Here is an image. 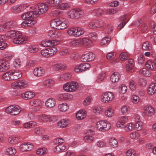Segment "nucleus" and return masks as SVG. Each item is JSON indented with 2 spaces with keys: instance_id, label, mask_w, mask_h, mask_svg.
Listing matches in <instances>:
<instances>
[{
  "instance_id": "1",
  "label": "nucleus",
  "mask_w": 156,
  "mask_h": 156,
  "mask_svg": "<svg viewBox=\"0 0 156 156\" xmlns=\"http://www.w3.org/2000/svg\"><path fill=\"white\" fill-rule=\"evenodd\" d=\"M50 26L53 28L63 30L69 26L67 20L64 18L55 19L51 21Z\"/></svg>"
},
{
  "instance_id": "2",
  "label": "nucleus",
  "mask_w": 156,
  "mask_h": 156,
  "mask_svg": "<svg viewBox=\"0 0 156 156\" xmlns=\"http://www.w3.org/2000/svg\"><path fill=\"white\" fill-rule=\"evenodd\" d=\"M83 10L80 8L72 9L67 12V17L72 19H77L83 17L84 15Z\"/></svg>"
},
{
  "instance_id": "3",
  "label": "nucleus",
  "mask_w": 156,
  "mask_h": 156,
  "mask_svg": "<svg viewBox=\"0 0 156 156\" xmlns=\"http://www.w3.org/2000/svg\"><path fill=\"white\" fill-rule=\"evenodd\" d=\"M15 35L13 38V41L15 44H24L28 40V37L23 35L22 33L19 31L15 30Z\"/></svg>"
},
{
  "instance_id": "4",
  "label": "nucleus",
  "mask_w": 156,
  "mask_h": 156,
  "mask_svg": "<svg viewBox=\"0 0 156 156\" xmlns=\"http://www.w3.org/2000/svg\"><path fill=\"white\" fill-rule=\"evenodd\" d=\"M84 32V29L80 27H72L69 28L67 30V33L69 36L76 37H80Z\"/></svg>"
},
{
  "instance_id": "5",
  "label": "nucleus",
  "mask_w": 156,
  "mask_h": 156,
  "mask_svg": "<svg viewBox=\"0 0 156 156\" xmlns=\"http://www.w3.org/2000/svg\"><path fill=\"white\" fill-rule=\"evenodd\" d=\"M30 8H33L35 13L37 15V17L40 14H43L47 11L48 9L47 4L44 3H39L30 7Z\"/></svg>"
},
{
  "instance_id": "6",
  "label": "nucleus",
  "mask_w": 156,
  "mask_h": 156,
  "mask_svg": "<svg viewBox=\"0 0 156 156\" xmlns=\"http://www.w3.org/2000/svg\"><path fill=\"white\" fill-rule=\"evenodd\" d=\"M63 88V90L66 92H73L75 91L78 88V83L75 81L68 82L64 84Z\"/></svg>"
},
{
  "instance_id": "7",
  "label": "nucleus",
  "mask_w": 156,
  "mask_h": 156,
  "mask_svg": "<svg viewBox=\"0 0 156 156\" xmlns=\"http://www.w3.org/2000/svg\"><path fill=\"white\" fill-rule=\"evenodd\" d=\"M95 126L98 130L104 132L108 130L111 128V125L107 121L102 120L97 122Z\"/></svg>"
},
{
  "instance_id": "8",
  "label": "nucleus",
  "mask_w": 156,
  "mask_h": 156,
  "mask_svg": "<svg viewBox=\"0 0 156 156\" xmlns=\"http://www.w3.org/2000/svg\"><path fill=\"white\" fill-rule=\"evenodd\" d=\"M20 107L17 105H11L5 109V112L11 115H16L21 111Z\"/></svg>"
},
{
  "instance_id": "9",
  "label": "nucleus",
  "mask_w": 156,
  "mask_h": 156,
  "mask_svg": "<svg viewBox=\"0 0 156 156\" xmlns=\"http://www.w3.org/2000/svg\"><path fill=\"white\" fill-rule=\"evenodd\" d=\"M27 4H21L15 5L11 7V11L14 12L18 13L23 11L28 7Z\"/></svg>"
},
{
  "instance_id": "10",
  "label": "nucleus",
  "mask_w": 156,
  "mask_h": 156,
  "mask_svg": "<svg viewBox=\"0 0 156 156\" xmlns=\"http://www.w3.org/2000/svg\"><path fill=\"white\" fill-rule=\"evenodd\" d=\"M114 98V94L111 92H105L102 98V102L108 103L112 101Z\"/></svg>"
},
{
  "instance_id": "11",
  "label": "nucleus",
  "mask_w": 156,
  "mask_h": 156,
  "mask_svg": "<svg viewBox=\"0 0 156 156\" xmlns=\"http://www.w3.org/2000/svg\"><path fill=\"white\" fill-rule=\"evenodd\" d=\"M37 17V15L33 9V11L28 12L23 14L21 16V18L23 20H27L31 18H35Z\"/></svg>"
},
{
  "instance_id": "12",
  "label": "nucleus",
  "mask_w": 156,
  "mask_h": 156,
  "mask_svg": "<svg viewBox=\"0 0 156 156\" xmlns=\"http://www.w3.org/2000/svg\"><path fill=\"white\" fill-rule=\"evenodd\" d=\"M59 43V41L57 39L50 40H43L41 43V45L43 47H47L51 45H57Z\"/></svg>"
},
{
  "instance_id": "13",
  "label": "nucleus",
  "mask_w": 156,
  "mask_h": 156,
  "mask_svg": "<svg viewBox=\"0 0 156 156\" xmlns=\"http://www.w3.org/2000/svg\"><path fill=\"white\" fill-rule=\"evenodd\" d=\"M27 86V83L25 80H23L15 81L11 84L12 87L14 89L18 88L22 89L26 87Z\"/></svg>"
},
{
  "instance_id": "14",
  "label": "nucleus",
  "mask_w": 156,
  "mask_h": 156,
  "mask_svg": "<svg viewBox=\"0 0 156 156\" xmlns=\"http://www.w3.org/2000/svg\"><path fill=\"white\" fill-rule=\"evenodd\" d=\"M95 58L94 54L92 52H89L82 55L81 58V60L83 62L91 61Z\"/></svg>"
},
{
  "instance_id": "15",
  "label": "nucleus",
  "mask_w": 156,
  "mask_h": 156,
  "mask_svg": "<svg viewBox=\"0 0 156 156\" xmlns=\"http://www.w3.org/2000/svg\"><path fill=\"white\" fill-rule=\"evenodd\" d=\"M33 147V145L30 142L25 143L20 146V150L23 151H30Z\"/></svg>"
},
{
  "instance_id": "16",
  "label": "nucleus",
  "mask_w": 156,
  "mask_h": 156,
  "mask_svg": "<svg viewBox=\"0 0 156 156\" xmlns=\"http://www.w3.org/2000/svg\"><path fill=\"white\" fill-rule=\"evenodd\" d=\"M68 149L67 145L64 143L57 145L54 149L55 153H60L65 151Z\"/></svg>"
},
{
  "instance_id": "17",
  "label": "nucleus",
  "mask_w": 156,
  "mask_h": 156,
  "mask_svg": "<svg viewBox=\"0 0 156 156\" xmlns=\"http://www.w3.org/2000/svg\"><path fill=\"white\" fill-rule=\"evenodd\" d=\"M72 75L70 73L66 72L60 74L58 77L59 81H64L65 80H69L70 79Z\"/></svg>"
},
{
  "instance_id": "18",
  "label": "nucleus",
  "mask_w": 156,
  "mask_h": 156,
  "mask_svg": "<svg viewBox=\"0 0 156 156\" xmlns=\"http://www.w3.org/2000/svg\"><path fill=\"white\" fill-rule=\"evenodd\" d=\"M8 140L10 144L14 145L19 143L20 141V139L19 136L12 135L9 137Z\"/></svg>"
},
{
  "instance_id": "19",
  "label": "nucleus",
  "mask_w": 156,
  "mask_h": 156,
  "mask_svg": "<svg viewBox=\"0 0 156 156\" xmlns=\"http://www.w3.org/2000/svg\"><path fill=\"white\" fill-rule=\"evenodd\" d=\"M69 124V121L67 119H62L58 122L57 126L59 128H65L67 127Z\"/></svg>"
},
{
  "instance_id": "20",
  "label": "nucleus",
  "mask_w": 156,
  "mask_h": 156,
  "mask_svg": "<svg viewBox=\"0 0 156 156\" xmlns=\"http://www.w3.org/2000/svg\"><path fill=\"white\" fill-rule=\"evenodd\" d=\"M80 45L84 47L90 46L92 44V42L89 38L84 37L80 38Z\"/></svg>"
},
{
  "instance_id": "21",
  "label": "nucleus",
  "mask_w": 156,
  "mask_h": 156,
  "mask_svg": "<svg viewBox=\"0 0 156 156\" xmlns=\"http://www.w3.org/2000/svg\"><path fill=\"white\" fill-rule=\"evenodd\" d=\"M9 66L5 61L0 60V72H4L8 70Z\"/></svg>"
},
{
  "instance_id": "22",
  "label": "nucleus",
  "mask_w": 156,
  "mask_h": 156,
  "mask_svg": "<svg viewBox=\"0 0 156 156\" xmlns=\"http://www.w3.org/2000/svg\"><path fill=\"white\" fill-rule=\"evenodd\" d=\"M33 73L34 76L40 77L44 75V70L41 67H36L34 69Z\"/></svg>"
},
{
  "instance_id": "23",
  "label": "nucleus",
  "mask_w": 156,
  "mask_h": 156,
  "mask_svg": "<svg viewBox=\"0 0 156 156\" xmlns=\"http://www.w3.org/2000/svg\"><path fill=\"white\" fill-rule=\"evenodd\" d=\"M87 115L86 112L84 110H80L76 113V117L78 120H82L85 118Z\"/></svg>"
},
{
  "instance_id": "24",
  "label": "nucleus",
  "mask_w": 156,
  "mask_h": 156,
  "mask_svg": "<svg viewBox=\"0 0 156 156\" xmlns=\"http://www.w3.org/2000/svg\"><path fill=\"white\" fill-rule=\"evenodd\" d=\"M11 73L13 80H16L20 78L22 76V73L19 69H16L14 72H11Z\"/></svg>"
},
{
  "instance_id": "25",
  "label": "nucleus",
  "mask_w": 156,
  "mask_h": 156,
  "mask_svg": "<svg viewBox=\"0 0 156 156\" xmlns=\"http://www.w3.org/2000/svg\"><path fill=\"white\" fill-rule=\"evenodd\" d=\"M35 96L34 93L31 91H27L22 95V97L23 99L27 100L33 98Z\"/></svg>"
},
{
  "instance_id": "26",
  "label": "nucleus",
  "mask_w": 156,
  "mask_h": 156,
  "mask_svg": "<svg viewBox=\"0 0 156 156\" xmlns=\"http://www.w3.org/2000/svg\"><path fill=\"white\" fill-rule=\"evenodd\" d=\"M61 34V33L58 31L50 30L48 33V36L51 38H58Z\"/></svg>"
},
{
  "instance_id": "27",
  "label": "nucleus",
  "mask_w": 156,
  "mask_h": 156,
  "mask_svg": "<svg viewBox=\"0 0 156 156\" xmlns=\"http://www.w3.org/2000/svg\"><path fill=\"white\" fill-rule=\"evenodd\" d=\"M56 104L55 100L53 98H49L45 102L46 107L48 108H50L54 107Z\"/></svg>"
},
{
  "instance_id": "28",
  "label": "nucleus",
  "mask_w": 156,
  "mask_h": 156,
  "mask_svg": "<svg viewBox=\"0 0 156 156\" xmlns=\"http://www.w3.org/2000/svg\"><path fill=\"white\" fill-rule=\"evenodd\" d=\"M28 52L31 53H34L37 52L39 47L37 45H32L28 46L27 49Z\"/></svg>"
},
{
  "instance_id": "29",
  "label": "nucleus",
  "mask_w": 156,
  "mask_h": 156,
  "mask_svg": "<svg viewBox=\"0 0 156 156\" xmlns=\"http://www.w3.org/2000/svg\"><path fill=\"white\" fill-rule=\"evenodd\" d=\"M145 112L149 116H151L153 115L154 113V108L152 107L146 106L144 108Z\"/></svg>"
},
{
  "instance_id": "30",
  "label": "nucleus",
  "mask_w": 156,
  "mask_h": 156,
  "mask_svg": "<svg viewBox=\"0 0 156 156\" xmlns=\"http://www.w3.org/2000/svg\"><path fill=\"white\" fill-rule=\"evenodd\" d=\"M52 68L55 70H64L66 68V66L65 64L59 63L54 65Z\"/></svg>"
},
{
  "instance_id": "31",
  "label": "nucleus",
  "mask_w": 156,
  "mask_h": 156,
  "mask_svg": "<svg viewBox=\"0 0 156 156\" xmlns=\"http://www.w3.org/2000/svg\"><path fill=\"white\" fill-rule=\"evenodd\" d=\"M120 77V73L118 72H115L111 76V80L113 82H117L119 80Z\"/></svg>"
},
{
  "instance_id": "32",
  "label": "nucleus",
  "mask_w": 156,
  "mask_h": 156,
  "mask_svg": "<svg viewBox=\"0 0 156 156\" xmlns=\"http://www.w3.org/2000/svg\"><path fill=\"white\" fill-rule=\"evenodd\" d=\"M5 24L7 30L10 29L14 28L17 27L16 23L13 21L7 22L5 23Z\"/></svg>"
},
{
  "instance_id": "33",
  "label": "nucleus",
  "mask_w": 156,
  "mask_h": 156,
  "mask_svg": "<svg viewBox=\"0 0 156 156\" xmlns=\"http://www.w3.org/2000/svg\"><path fill=\"white\" fill-rule=\"evenodd\" d=\"M69 107L66 103L58 104V109L60 112H64L66 111L68 109Z\"/></svg>"
},
{
  "instance_id": "34",
  "label": "nucleus",
  "mask_w": 156,
  "mask_h": 156,
  "mask_svg": "<svg viewBox=\"0 0 156 156\" xmlns=\"http://www.w3.org/2000/svg\"><path fill=\"white\" fill-rule=\"evenodd\" d=\"M93 113L96 115H99L103 112V108L99 105L94 106L92 110Z\"/></svg>"
},
{
  "instance_id": "35",
  "label": "nucleus",
  "mask_w": 156,
  "mask_h": 156,
  "mask_svg": "<svg viewBox=\"0 0 156 156\" xmlns=\"http://www.w3.org/2000/svg\"><path fill=\"white\" fill-rule=\"evenodd\" d=\"M156 91V84L152 83L150 85L147 90V93L149 95H152Z\"/></svg>"
},
{
  "instance_id": "36",
  "label": "nucleus",
  "mask_w": 156,
  "mask_h": 156,
  "mask_svg": "<svg viewBox=\"0 0 156 156\" xmlns=\"http://www.w3.org/2000/svg\"><path fill=\"white\" fill-rule=\"evenodd\" d=\"M39 119L43 122H48L50 119V115L46 114H42L38 115Z\"/></svg>"
},
{
  "instance_id": "37",
  "label": "nucleus",
  "mask_w": 156,
  "mask_h": 156,
  "mask_svg": "<svg viewBox=\"0 0 156 156\" xmlns=\"http://www.w3.org/2000/svg\"><path fill=\"white\" fill-rule=\"evenodd\" d=\"M136 118L138 120H136V122L134 125V129H136L137 130H140L142 128L143 123L142 122L139 121V117L138 115H136Z\"/></svg>"
},
{
  "instance_id": "38",
  "label": "nucleus",
  "mask_w": 156,
  "mask_h": 156,
  "mask_svg": "<svg viewBox=\"0 0 156 156\" xmlns=\"http://www.w3.org/2000/svg\"><path fill=\"white\" fill-rule=\"evenodd\" d=\"M62 0H46V2L51 6H56L61 3Z\"/></svg>"
},
{
  "instance_id": "39",
  "label": "nucleus",
  "mask_w": 156,
  "mask_h": 156,
  "mask_svg": "<svg viewBox=\"0 0 156 156\" xmlns=\"http://www.w3.org/2000/svg\"><path fill=\"white\" fill-rule=\"evenodd\" d=\"M142 49L146 51H150L152 50L151 45L150 44L148 41H146L142 45Z\"/></svg>"
},
{
  "instance_id": "40",
  "label": "nucleus",
  "mask_w": 156,
  "mask_h": 156,
  "mask_svg": "<svg viewBox=\"0 0 156 156\" xmlns=\"http://www.w3.org/2000/svg\"><path fill=\"white\" fill-rule=\"evenodd\" d=\"M105 114L107 117H112L114 115V110L111 107L108 108L105 112Z\"/></svg>"
},
{
  "instance_id": "41",
  "label": "nucleus",
  "mask_w": 156,
  "mask_h": 156,
  "mask_svg": "<svg viewBox=\"0 0 156 156\" xmlns=\"http://www.w3.org/2000/svg\"><path fill=\"white\" fill-rule=\"evenodd\" d=\"M128 62V63L126 64V67L127 71L129 72L130 70L133 69L134 65V62L133 59H129Z\"/></svg>"
},
{
  "instance_id": "42",
  "label": "nucleus",
  "mask_w": 156,
  "mask_h": 156,
  "mask_svg": "<svg viewBox=\"0 0 156 156\" xmlns=\"http://www.w3.org/2000/svg\"><path fill=\"white\" fill-rule=\"evenodd\" d=\"M55 83L54 80L52 79H48L45 80L43 83L44 85L47 87H50L52 86Z\"/></svg>"
},
{
  "instance_id": "43",
  "label": "nucleus",
  "mask_w": 156,
  "mask_h": 156,
  "mask_svg": "<svg viewBox=\"0 0 156 156\" xmlns=\"http://www.w3.org/2000/svg\"><path fill=\"white\" fill-rule=\"evenodd\" d=\"M42 104L41 101L38 99L34 100L30 102V105L33 106H41Z\"/></svg>"
},
{
  "instance_id": "44",
  "label": "nucleus",
  "mask_w": 156,
  "mask_h": 156,
  "mask_svg": "<svg viewBox=\"0 0 156 156\" xmlns=\"http://www.w3.org/2000/svg\"><path fill=\"white\" fill-rule=\"evenodd\" d=\"M49 56H51L55 54L57 51V48L55 47H50L47 48Z\"/></svg>"
},
{
  "instance_id": "45",
  "label": "nucleus",
  "mask_w": 156,
  "mask_h": 156,
  "mask_svg": "<svg viewBox=\"0 0 156 156\" xmlns=\"http://www.w3.org/2000/svg\"><path fill=\"white\" fill-rule=\"evenodd\" d=\"M109 143L110 146L113 148L117 147L118 146V142L116 139L114 138L110 139Z\"/></svg>"
},
{
  "instance_id": "46",
  "label": "nucleus",
  "mask_w": 156,
  "mask_h": 156,
  "mask_svg": "<svg viewBox=\"0 0 156 156\" xmlns=\"http://www.w3.org/2000/svg\"><path fill=\"white\" fill-rule=\"evenodd\" d=\"M12 76L11 72H7L4 74L2 76V78L5 81L12 80Z\"/></svg>"
},
{
  "instance_id": "47",
  "label": "nucleus",
  "mask_w": 156,
  "mask_h": 156,
  "mask_svg": "<svg viewBox=\"0 0 156 156\" xmlns=\"http://www.w3.org/2000/svg\"><path fill=\"white\" fill-rule=\"evenodd\" d=\"M140 73L141 74L146 76H149L151 75V73L150 71L147 70L145 68H143L140 70Z\"/></svg>"
},
{
  "instance_id": "48",
  "label": "nucleus",
  "mask_w": 156,
  "mask_h": 156,
  "mask_svg": "<svg viewBox=\"0 0 156 156\" xmlns=\"http://www.w3.org/2000/svg\"><path fill=\"white\" fill-rule=\"evenodd\" d=\"M35 124L36 123L35 122L31 121L24 124L23 126L25 128H32L35 126Z\"/></svg>"
},
{
  "instance_id": "49",
  "label": "nucleus",
  "mask_w": 156,
  "mask_h": 156,
  "mask_svg": "<svg viewBox=\"0 0 156 156\" xmlns=\"http://www.w3.org/2000/svg\"><path fill=\"white\" fill-rule=\"evenodd\" d=\"M47 151V150L45 148H40L37 149L36 154L40 155H44Z\"/></svg>"
},
{
  "instance_id": "50",
  "label": "nucleus",
  "mask_w": 156,
  "mask_h": 156,
  "mask_svg": "<svg viewBox=\"0 0 156 156\" xmlns=\"http://www.w3.org/2000/svg\"><path fill=\"white\" fill-rule=\"evenodd\" d=\"M124 128L126 131H131L134 129V125L132 123H129L125 126Z\"/></svg>"
},
{
  "instance_id": "51",
  "label": "nucleus",
  "mask_w": 156,
  "mask_h": 156,
  "mask_svg": "<svg viewBox=\"0 0 156 156\" xmlns=\"http://www.w3.org/2000/svg\"><path fill=\"white\" fill-rule=\"evenodd\" d=\"M83 140L88 143H91L94 140V137L89 135H87L83 137Z\"/></svg>"
},
{
  "instance_id": "52",
  "label": "nucleus",
  "mask_w": 156,
  "mask_h": 156,
  "mask_svg": "<svg viewBox=\"0 0 156 156\" xmlns=\"http://www.w3.org/2000/svg\"><path fill=\"white\" fill-rule=\"evenodd\" d=\"M70 44L73 47H76L80 45V39L73 40L70 42Z\"/></svg>"
},
{
  "instance_id": "53",
  "label": "nucleus",
  "mask_w": 156,
  "mask_h": 156,
  "mask_svg": "<svg viewBox=\"0 0 156 156\" xmlns=\"http://www.w3.org/2000/svg\"><path fill=\"white\" fill-rule=\"evenodd\" d=\"M15 30H11L8 31L5 34L6 37L9 39H13L14 38Z\"/></svg>"
},
{
  "instance_id": "54",
  "label": "nucleus",
  "mask_w": 156,
  "mask_h": 156,
  "mask_svg": "<svg viewBox=\"0 0 156 156\" xmlns=\"http://www.w3.org/2000/svg\"><path fill=\"white\" fill-rule=\"evenodd\" d=\"M16 150L15 148L9 147L7 149L6 154L9 155L14 154L16 153Z\"/></svg>"
},
{
  "instance_id": "55",
  "label": "nucleus",
  "mask_w": 156,
  "mask_h": 156,
  "mask_svg": "<svg viewBox=\"0 0 156 156\" xmlns=\"http://www.w3.org/2000/svg\"><path fill=\"white\" fill-rule=\"evenodd\" d=\"M81 72L85 71L90 67V65L87 63H84L80 64Z\"/></svg>"
},
{
  "instance_id": "56",
  "label": "nucleus",
  "mask_w": 156,
  "mask_h": 156,
  "mask_svg": "<svg viewBox=\"0 0 156 156\" xmlns=\"http://www.w3.org/2000/svg\"><path fill=\"white\" fill-rule=\"evenodd\" d=\"M111 39L108 37H104L101 41V44L102 45H108Z\"/></svg>"
},
{
  "instance_id": "57",
  "label": "nucleus",
  "mask_w": 156,
  "mask_h": 156,
  "mask_svg": "<svg viewBox=\"0 0 156 156\" xmlns=\"http://www.w3.org/2000/svg\"><path fill=\"white\" fill-rule=\"evenodd\" d=\"M21 61L19 58H16L13 62V66L17 68H20L21 65Z\"/></svg>"
},
{
  "instance_id": "58",
  "label": "nucleus",
  "mask_w": 156,
  "mask_h": 156,
  "mask_svg": "<svg viewBox=\"0 0 156 156\" xmlns=\"http://www.w3.org/2000/svg\"><path fill=\"white\" fill-rule=\"evenodd\" d=\"M70 7V5L67 3H63L58 6L59 9L63 10H66Z\"/></svg>"
},
{
  "instance_id": "59",
  "label": "nucleus",
  "mask_w": 156,
  "mask_h": 156,
  "mask_svg": "<svg viewBox=\"0 0 156 156\" xmlns=\"http://www.w3.org/2000/svg\"><path fill=\"white\" fill-rule=\"evenodd\" d=\"M96 29L98 28H100L103 26V22L101 20H93Z\"/></svg>"
},
{
  "instance_id": "60",
  "label": "nucleus",
  "mask_w": 156,
  "mask_h": 156,
  "mask_svg": "<svg viewBox=\"0 0 156 156\" xmlns=\"http://www.w3.org/2000/svg\"><path fill=\"white\" fill-rule=\"evenodd\" d=\"M121 111L122 115H126L128 113V107L125 105H123L122 107Z\"/></svg>"
},
{
  "instance_id": "61",
  "label": "nucleus",
  "mask_w": 156,
  "mask_h": 156,
  "mask_svg": "<svg viewBox=\"0 0 156 156\" xmlns=\"http://www.w3.org/2000/svg\"><path fill=\"white\" fill-rule=\"evenodd\" d=\"M105 76V72H102L100 73L98 76L96 81L98 82H100L103 80Z\"/></svg>"
},
{
  "instance_id": "62",
  "label": "nucleus",
  "mask_w": 156,
  "mask_h": 156,
  "mask_svg": "<svg viewBox=\"0 0 156 156\" xmlns=\"http://www.w3.org/2000/svg\"><path fill=\"white\" fill-rule=\"evenodd\" d=\"M127 90V87L124 84H122L119 87V92L122 94L126 92Z\"/></svg>"
},
{
  "instance_id": "63",
  "label": "nucleus",
  "mask_w": 156,
  "mask_h": 156,
  "mask_svg": "<svg viewBox=\"0 0 156 156\" xmlns=\"http://www.w3.org/2000/svg\"><path fill=\"white\" fill-rule=\"evenodd\" d=\"M33 18H31L26 20L27 22V25L28 27H32L36 23V20H33Z\"/></svg>"
},
{
  "instance_id": "64",
  "label": "nucleus",
  "mask_w": 156,
  "mask_h": 156,
  "mask_svg": "<svg viewBox=\"0 0 156 156\" xmlns=\"http://www.w3.org/2000/svg\"><path fill=\"white\" fill-rule=\"evenodd\" d=\"M146 66L151 70H153L154 69L153 66L152 62L150 61H148L145 63Z\"/></svg>"
}]
</instances>
